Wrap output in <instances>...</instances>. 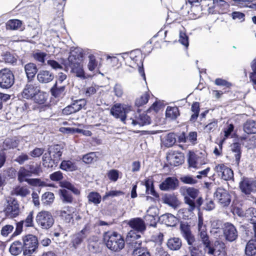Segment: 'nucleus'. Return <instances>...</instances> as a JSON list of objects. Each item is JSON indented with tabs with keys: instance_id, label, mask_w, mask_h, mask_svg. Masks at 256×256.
<instances>
[{
	"instance_id": "nucleus-21",
	"label": "nucleus",
	"mask_w": 256,
	"mask_h": 256,
	"mask_svg": "<svg viewBox=\"0 0 256 256\" xmlns=\"http://www.w3.org/2000/svg\"><path fill=\"white\" fill-rule=\"evenodd\" d=\"M48 155H51L54 163H57L62 155L61 146L58 144L50 146L48 148Z\"/></svg>"
},
{
	"instance_id": "nucleus-18",
	"label": "nucleus",
	"mask_w": 256,
	"mask_h": 256,
	"mask_svg": "<svg viewBox=\"0 0 256 256\" xmlns=\"http://www.w3.org/2000/svg\"><path fill=\"white\" fill-rule=\"evenodd\" d=\"M184 155L181 152L169 153L166 156L168 162L174 166H177L182 164L184 160Z\"/></svg>"
},
{
	"instance_id": "nucleus-36",
	"label": "nucleus",
	"mask_w": 256,
	"mask_h": 256,
	"mask_svg": "<svg viewBox=\"0 0 256 256\" xmlns=\"http://www.w3.org/2000/svg\"><path fill=\"white\" fill-rule=\"evenodd\" d=\"M180 115L178 109L176 106H168L166 112V118L175 120Z\"/></svg>"
},
{
	"instance_id": "nucleus-53",
	"label": "nucleus",
	"mask_w": 256,
	"mask_h": 256,
	"mask_svg": "<svg viewBox=\"0 0 256 256\" xmlns=\"http://www.w3.org/2000/svg\"><path fill=\"white\" fill-rule=\"evenodd\" d=\"M46 56L47 54L46 53L41 52H36L32 54V56L34 60L43 64H44V58Z\"/></svg>"
},
{
	"instance_id": "nucleus-56",
	"label": "nucleus",
	"mask_w": 256,
	"mask_h": 256,
	"mask_svg": "<svg viewBox=\"0 0 256 256\" xmlns=\"http://www.w3.org/2000/svg\"><path fill=\"white\" fill-rule=\"evenodd\" d=\"M43 164L48 168L52 167L54 162L52 160L51 155H48V154H44L42 157Z\"/></svg>"
},
{
	"instance_id": "nucleus-50",
	"label": "nucleus",
	"mask_w": 256,
	"mask_h": 256,
	"mask_svg": "<svg viewBox=\"0 0 256 256\" xmlns=\"http://www.w3.org/2000/svg\"><path fill=\"white\" fill-rule=\"evenodd\" d=\"M221 222L218 220H214L212 222L210 232L216 234L220 232Z\"/></svg>"
},
{
	"instance_id": "nucleus-48",
	"label": "nucleus",
	"mask_w": 256,
	"mask_h": 256,
	"mask_svg": "<svg viewBox=\"0 0 256 256\" xmlns=\"http://www.w3.org/2000/svg\"><path fill=\"white\" fill-rule=\"evenodd\" d=\"M71 104L74 112H76L86 106V100L84 99H80L74 102Z\"/></svg>"
},
{
	"instance_id": "nucleus-52",
	"label": "nucleus",
	"mask_w": 256,
	"mask_h": 256,
	"mask_svg": "<svg viewBox=\"0 0 256 256\" xmlns=\"http://www.w3.org/2000/svg\"><path fill=\"white\" fill-rule=\"evenodd\" d=\"M82 160L86 164H90L97 160V156L95 152H90L83 156Z\"/></svg>"
},
{
	"instance_id": "nucleus-20",
	"label": "nucleus",
	"mask_w": 256,
	"mask_h": 256,
	"mask_svg": "<svg viewBox=\"0 0 256 256\" xmlns=\"http://www.w3.org/2000/svg\"><path fill=\"white\" fill-rule=\"evenodd\" d=\"M162 199L164 203L174 208H177L180 204L177 196L174 194H166L162 197Z\"/></svg>"
},
{
	"instance_id": "nucleus-3",
	"label": "nucleus",
	"mask_w": 256,
	"mask_h": 256,
	"mask_svg": "<svg viewBox=\"0 0 256 256\" xmlns=\"http://www.w3.org/2000/svg\"><path fill=\"white\" fill-rule=\"evenodd\" d=\"M103 239L106 246L112 251L118 252L124 247V238L117 232H106L103 234Z\"/></svg>"
},
{
	"instance_id": "nucleus-11",
	"label": "nucleus",
	"mask_w": 256,
	"mask_h": 256,
	"mask_svg": "<svg viewBox=\"0 0 256 256\" xmlns=\"http://www.w3.org/2000/svg\"><path fill=\"white\" fill-rule=\"evenodd\" d=\"M7 206L4 210L6 216L9 218H14L19 214L20 208L18 202L14 198L6 200Z\"/></svg>"
},
{
	"instance_id": "nucleus-4",
	"label": "nucleus",
	"mask_w": 256,
	"mask_h": 256,
	"mask_svg": "<svg viewBox=\"0 0 256 256\" xmlns=\"http://www.w3.org/2000/svg\"><path fill=\"white\" fill-rule=\"evenodd\" d=\"M82 54L80 52H73L70 53L68 60L69 66L71 68V72L80 78L85 77L84 72L82 64Z\"/></svg>"
},
{
	"instance_id": "nucleus-40",
	"label": "nucleus",
	"mask_w": 256,
	"mask_h": 256,
	"mask_svg": "<svg viewBox=\"0 0 256 256\" xmlns=\"http://www.w3.org/2000/svg\"><path fill=\"white\" fill-rule=\"evenodd\" d=\"M145 186L146 188V193L148 194H151L156 198H158L159 195L154 190V184L152 180H147L145 182Z\"/></svg>"
},
{
	"instance_id": "nucleus-26",
	"label": "nucleus",
	"mask_w": 256,
	"mask_h": 256,
	"mask_svg": "<svg viewBox=\"0 0 256 256\" xmlns=\"http://www.w3.org/2000/svg\"><path fill=\"white\" fill-rule=\"evenodd\" d=\"M24 71L28 79H32L36 74L38 68L36 64L30 62L25 65Z\"/></svg>"
},
{
	"instance_id": "nucleus-63",
	"label": "nucleus",
	"mask_w": 256,
	"mask_h": 256,
	"mask_svg": "<svg viewBox=\"0 0 256 256\" xmlns=\"http://www.w3.org/2000/svg\"><path fill=\"white\" fill-rule=\"evenodd\" d=\"M182 182L186 184H194L196 182V180L190 176H186L180 178Z\"/></svg>"
},
{
	"instance_id": "nucleus-55",
	"label": "nucleus",
	"mask_w": 256,
	"mask_h": 256,
	"mask_svg": "<svg viewBox=\"0 0 256 256\" xmlns=\"http://www.w3.org/2000/svg\"><path fill=\"white\" fill-rule=\"evenodd\" d=\"M149 98V95L147 93L143 94L140 97L138 98L136 100V104L140 106L146 104Z\"/></svg>"
},
{
	"instance_id": "nucleus-57",
	"label": "nucleus",
	"mask_w": 256,
	"mask_h": 256,
	"mask_svg": "<svg viewBox=\"0 0 256 256\" xmlns=\"http://www.w3.org/2000/svg\"><path fill=\"white\" fill-rule=\"evenodd\" d=\"M60 186L72 190L75 194H80V191L76 188L70 182L67 181H63L60 182Z\"/></svg>"
},
{
	"instance_id": "nucleus-58",
	"label": "nucleus",
	"mask_w": 256,
	"mask_h": 256,
	"mask_svg": "<svg viewBox=\"0 0 256 256\" xmlns=\"http://www.w3.org/2000/svg\"><path fill=\"white\" fill-rule=\"evenodd\" d=\"M89 62L88 65L90 70L92 71L96 67L98 63L94 55L90 54L88 56Z\"/></svg>"
},
{
	"instance_id": "nucleus-49",
	"label": "nucleus",
	"mask_w": 256,
	"mask_h": 256,
	"mask_svg": "<svg viewBox=\"0 0 256 256\" xmlns=\"http://www.w3.org/2000/svg\"><path fill=\"white\" fill-rule=\"evenodd\" d=\"M61 198L64 202L70 203L72 201V198L70 193L66 190H60Z\"/></svg>"
},
{
	"instance_id": "nucleus-14",
	"label": "nucleus",
	"mask_w": 256,
	"mask_h": 256,
	"mask_svg": "<svg viewBox=\"0 0 256 256\" xmlns=\"http://www.w3.org/2000/svg\"><path fill=\"white\" fill-rule=\"evenodd\" d=\"M214 170L224 180H228L234 178V173L232 170L224 164L216 165L214 168Z\"/></svg>"
},
{
	"instance_id": "nucleus-17",
	"label": "nucleus",
	"mask_w": 256,
	"mask_h": 256,
	"mask_svg": "<svg viewBox=\"0 0 256 256\" xmlns=\"http://www.w3.org/2000/svg\"><path fill=\"white\" fill-rule=\"evenodd\" d=\"M127 124L133 126H143L150 124V118L146 114H140L138 118L136 116L130 118L127 120Z\"/></svg>"
},
{
	"instance_id": "nucleus-12",
	"label": "nucleus",
	"mask_w": 256,
	"mask_h": 256,
	"mask_svg": "<svg viewBox=\"0 0 256 256\" xmlns=\"http://www.w3.org/2000/svg\"><path fill=\"white\" fill-rule=\"evenodd\" d=\"M239 188L242 193L250 194L256 191V181L244 177L240 182Z\"/></svg>"
},
{
	"instance_id": "nucleus-28",
	"label": "nucleus",
	"mask_w": 256,
	"mask_h": 256,
	"mask_svg": "<svg viewBox=\"0 0 256 256\" xmlns=\"http://www.w3.org/2000/svg\"><path fill=\"white\" fill-rule=\"evenodd\" d=\"M243 130L248 134H256V122L253 120H247L244 124Z\"/></svg>"
},
{
	"instance_id": "nucleus-60",
	"label": "nucleus",
	"mask_w": 256,
	"mask_h": 256,
	"mask_svg": "<svg viewBox=\"0 0 256 256\" xmlns=\"http://www.w3.org/2000/svg\"><path fill=\"white\" fill-rule=\"evenodd\" d=\"M254 0H236L233 4L240 8L250 7L249 4Z\"/></svg>"
},
{
	"instance_id": "nucleus-34",
	"label": "nucleus",
	"mask_w": 256,
	"mask_h": 256,
	"mask_svg": "<svg viewBox=\"0 0 256 256\" xmlns=\"http://www.w3.org/2000/svg\"><path fill=\"white\" fill-rule=\"evenodd\" d=\"M168 247L171 250H177L182 246L180 240L177 238H170L167 242Z\"/></svg>"
},
{
	"instance_id": "nucleus-54",
	"label": "nucleus",
	"mask_w": 256,
	"mask_h": 256,
	"mask_svg": "<svg viewBox=\"0 0 256 256\" xmlns=\"http://www.w3.org/2000/svg\"><path fill=\"white\" fill-rule=\"evenodd\" d=\"M218 126V120L216 119H212L210 122L206 124L204 128V130L207 132H213Z\"/></svg>"
},
{
	"instance_id": "nucleus-32",
	"label": "nucleus",
	"mask_w": 256,
	"mask_h": 256,
	"mask_svg": "<svg viewBox=\"0 0 256 256\" xmlns=\"http://www.w3.org/2000/svg\"><path fill=\"white\" fill-rule=\"evenodd\" d=\"M60 168L62 170L72 172L77 169L76 164L72 160H63L60 164Z\"/></svg>"
},
{
	"instance_id": "nucleus-29",
	"label": "nucleus",
	"mask_w": 256,
	"mask_h": 256,
	"mask_svg": "<svg viewBox=\"0 0 256 256\" xmlns=\"http://www.w3.org/2000/svg\"><path fill=\"white\" fill-rule=\"evenodd\" d=\"M164 146L169 148L172 146L176 142V134L174 133H169L162 139Z\"/></svg>"
},
{
	"instance_id": "nucleus-42",
	"label": "nucleus",
	"mask_w": 256,
	"mask_h": 256,
	"mask_svg": "<svg viewBox=\"0 0 256 256\" xmlns=\"http://www.w3.org/2000/svg\"><path fill=\"white\" fill-rule=\"evenodd\" d=\"M30 176H31V174L28 169L24 167L20 168L18 174V180L20 182L25 181L26 179L25 178Z\"/></svg>"
},
{
	"instance_id": "nucleus-51",
	"label": "nucleus",
	"mask_w": 256,
	"mask_h": 256,
	"mask_svg": "<svg viewBox=\"0 0 256 256\" xmlns=\"http://www.w3.org/2000/svg\"><path fill=\"white\" fill-rule=\"evenodd\" d=\"M18 146V142L14 139L7 138L4 142V147L5 149L13 148Z\"/></svg>"
},
{
	"instance_id": "nucleus-10",
	"label": "nucleus",
	"mask_w": 256,
	"mask_h": 256,
	"mask_svg": "<svg viewBox=\"0 0 256 256\" xmlns=\"http://www.w3.org/2000/svg\"><path fill=\"white\" fill-rule=\"evenodd\" d=\"M14 76L8 68H4L0 70V87L8 88L14 84Z\"/></svg>"
},
{
	"instance_id": "nucleus-23",
	"label": "nucleus",
	"mask_w": 256,
	"mask_h": 256,
	"mask_svg": "<svg viewBox=\"0 0 256 256\" xmlns=\"http://www.w3.org/2000/svg\"><path fill=\"white\" fill-rule=\"evenodd\" d=\"M88 234V230L86 228H84L80 232L74 234L72 238L73 246L76 248V246L80 244L83 240L86 237Z\"/></svg>"
},
{
	"instance_id": "nucleus-1",
	"label": "nucleus",
	"mask_w": 256,
	"mask_h": 256,
	"mask_svg": "<svg viewBox=\"0 0 256 256\" xmlns=\"http://www.w3.org/2000/svg\"><path fill=\"white\" fill-rule=\"evenodd\" d=\"M198 238L204 246V250L206 252L213 256H226L224 244L223 242L216 241L214 243V248L211 246L206 226L204 224L202 217L200 216L198 218Z\"/></svg>"
},
{
	"instance_id": "nucleus-24",
	"label": "nucleus",
	"mask_w": 256,
	"mask_h": 256,
	"mask_svg": "<svg viewBox=\"0 0 256 256\" xmlns=\"http://www.w3.org/2000/svg\"><path fill=\"white\" fill-rule=\"evenodd\" d=\"M180 230L183 236L187 240L189 244H192L194 242V237L192 235L189 226L185 224L180 225Z\"/></svg>"
},
{
	"instance_id": "nucleus-39",
	"label": "nucleus",
	"mask_w": 256,
	"mask_h": 256,
	"mask_svg": "<svg viewBox=\"0 0 256 256\" xmlns=\"http://www.w3.org/2000/svg\"><path fill=\"white\" fill-rule=\"evenodd\" d=\"M66 84H54L50 91L53 96L56 98L60 96L64 91Z\"/></svg>"
},
{
	"instance_id": "nucleus-9",
	"label": "nucleus",
	"mask_w": 256,
	"mask_h": 256,
	"mask_svg": "<svg viewBox=\"0 0 256 256\" xmlns=\"http://www.w3.org/2000/svg\"><path fill=\"white\" fill-rule=\"evenodd\" d=\"M188 162L190 168H198L206 164V153L190 151L188 153Z\"/></svg>"
},
{
	"instance_id": "nucleus-5",
	"label": "nucleus",
	"mask_w": 256,
	"mask_h": 256,
	"mask_svg": "<svg viewBox=\"0 0 256 256\" xmlns=\"http://www.w3.org/2000/svg\"><path fill=\"white\" fill-rule=\"evenodd\" d=\"M131 112L134 114H135L134 112L132 110L131 106L120 104H114L110 109V114L116 118H120L125 124H127V120L128 119L126 118V115Z\"/></svg>"
},
{
	"instance_id": "nucleus-41",
	"label": "nucleus",
	"mask_w": 256,
	"mask_h": 256,
	"mask_svg": "<svg viewBox=\"0 0 256 256\" xmlns=\"http://www.w3.org/2000/svg\"><path fill=\"white\" fill-rule=\"evenodd\" d=\"M22 26V22L18 20H8L6 24L7 30H16Z\"/></svg>"
},
{
	"instance_id": "nucleus-19",
	"label": "nucleus",
	"mask_w": 256,
	"mask_h": 256,
	"mask_svg": "<svg viewBox=\"0 0 256 256\" xmlns=\"http://www.w3.org/2000/svg\"><path fill=\"white\" fill-rule=\"evenodd\" d=\"M178 180L175 178L168 177L160 185V188L162 190H173L178 186Z\"/></svg>"
},
{
	"instance_id": "nucleus-16",
	"label": "nucleus",
	"mask_w": 256,
	"mask_h": 256,
	"mask_svg": "<svg viewBox=\"0 0 256 256\" xmlns=\"http://www.w3.org/2000/svg\"><path fill=\"white\" fill-rule=\"evenodd\" d=\"M39 88H40L35 84H28L22 92V96L26 99H32L36 93L39 92Z\"/></svg>"
},
{
	"instance_id": "nucleus-43",
	"label": "nucleus",
	"mask_w": 256,
	"mask_h": 256,
	"mask_svg": "<svg viewBox=\"0 0 256 256\" xmlns=\"http://www.w3.org/2000/svg\"><path fill=\"white\" fill-rule=\"evenodd\" d=\"M2 59L0 62H4L6 63L14 64L16 62V58L10 52H6L2 54Z\"/></svg>"
},
{
	"instance_id": "nucleus-61",
	"label": "nucleus",
	"mask_w": 256,
	"mask_h": 256,
	"mask_svg": "<svg viewBox=\"0 0 256 256\" xmlns=\"http://www.w3.org/2000/svg\"><path fill=\"white\" fill-rule=\"evenodd\" d=\"M189 249L191 256H204L203 252L198 247L190 246Z\"/></svg>"
},
{
	"instance_id": "nucleus-37",
	"label": "nucleus",
	"mask_w": 256,
	"mask_h": 256,
	"mask_svg": "<svg viewBox=\"0 0 256 256\" xmlns=\"http://www.w3.org/2000/svg\"><path fill=\"white\" fill-rule=\"evenodd\" d=\"M162 222L168 226H174L177 222L176 218L172 214H167L162 216Z\"/></svg>"
},
{
	"instance_id": "nucleus-22",
	"label": "nucleus",
	"mask_w": 256,
	"mask_h": 256,
	"mask_svg": "<svg viewBox=\"0 0 256 256\" xmlns=\"http://www.w3.org/2000/svg\"><path fill=\"white\" fill-rule=\"evenodd\" d=\"M54 76L52 72L46 70H41L37 74L38 80L42 84H46L52 81Z\"/></svg>"
},
{
	"instance_id": "nucleus-27",
	"label": "nucleus",
	"mask_w": 256,
	"mask_h": 256,
	"mask_svg": "<svg viewBox=\"0 0 256 256\" xmlns=\"http://www.w3.org/2000/svg\"><path fill=\"white\" fill-rule=\"evenodd\" d=\"M30 194V190L26 186H17L11 192L12 195L20 196L22 197H26Z\"/></svg>"
},
{
	"instance_id": "nucleus-38",
	"label": "nucleus",
	"mask_w": 256,
	"mask_h": 256,
	"mask_svg": "<svg viewBox=\"0 0 256 256\" xmlns=\"http://www.w3.org/2000/svg\"><path fill=\"white\" fill-rule=\"evenodd\" d=\"M54 196L52 192H46L42 196V203L45 206L51 204L54 201Z\"/></svg>"
},
{
	"instance_id": "nucleus-30",
	"label": "nucleus",
	"mask_w": 256,
	"mask_h": 256,
	"mask_svg": "<svg viewBox=\"0 0 256 256\" xmlns=\"http://www.w3.org/2000/svg\"><path fill=\"white\" fill-rule=\"evenodd\" d=\"M48 94L42 92L39 88V92H37L33 98L34 102L38 104H44L48 100Z\"/></svg>"
},
{
	"instance_id": "nucleus-59",
	"label": "nucleus",
	"mask_w": 256,
	"mask_h": 256,
	"mask_svg": "<svg viewBox=\"0 0 256 256\" xmlns=\"http://www.w3.org/2000/svg\"><path fill=\"white\" fill-rule=\"evenodd\" d=\"M47 64L50 66L52 68L56 70H62L63 67L62 64H59L58 62L53 60H50L47 61Z\"/></svg>"
},
{
	"instance_id": "nucleus-13",
	"label": "nucleus",
	"mask_w": 256,
	"mask_h": 256,
	"mask_svg": "<svg viewBox=\"0 0 256 256\" xmlns=\"http://www.w3.org/2000/svg\"><path fill=\"white\" fill-rule=\"evenodd\" d=\"M214 197L223 206H228L231 201L230 196L228 192L221 188L216 189L214 194Z\"/></svg>"
},
{
	"instance_id": "nucleus-15",
	"label": "nucleus",
	"mask_w": 256,
	"mask_h": 256,
	"mask_svg": "<svg viewBox=\"0 0 256 256\" xmlns=\"http://www.w3.org/2000/svg\"><path fill=\"white\" fill-rule=\"evenodd\" d=\"M223 232L226 239L230 242L235 240L238 236V232L235 226L230 223L224 224Z\"/></svg>"
},
{
	"instance_id": "nucleus-45",
	"label": "nucleus",
	"mask_w": 256,
	"mask_h": 256,
	"mask_svg": "<svg viewBox=\"0 0 256 256\" xmlns=\"http://www.w3.org/2000/svg\"><path fill=\"white\" fill-rule=\"evenodd\" d=\"M29 184L34 186H46L48 185L46 182L39 178H28L25 180Z\"/></svg>"
},
{
	"instance_id": "nucleus-64",
	"label": "nucleus",
	"mask_w": 256,
	"mask_h": 256,
	"mask_svg": "<svg viewBox=\"0 0 256 256\" xmlns=\"http://www.w3.org/2000/svg\"><path fill=\"white\" fill-rule=\"evenodd\" d=\"M33 214L34 212L32 211L30 212L25 220L23 222L26 226L28 227L33 226Z\"/></svg>"
},
{
	"instance_id": "nucleus-62",
	"label": "nucleus",
	"mask_w": 256,
	"mask_h": 256,
	"mask_svg": "<svg viewBox=\"0 0 256 256\" xmlns=\"http://www.w3.org/2000/svg\"><path fill=\"white\" fill-rule=\"evenodd\" d=\"M119 176V172L116 170H112L108 173V176L110 180L113 182L117 180Z\"/></svg>"
},
{
	"instance_id": "nucleus-47",
	"label": "nucleus",
	"mask_w": 256,
	"mask_h": 256,
	"mask_svg": "<svg viewBox=\"0 0 256 256\" xmlns=\"http://www.w3.org/2000/svg\"><path fill=\"white\" fill-rule=\"evenodd\" d=\"M88 198L89 202L96 204H100L102 198L100 195L96 192H90L88 196Z\"/></svg>"
},
{
	"instance_id": "nucleus-25",
	"label": "nucleus",
	"mask_w": 256,
	"mask_h": 256,
	"mask_svg": "<svg viewBox=\"0 0 256 256\" xmlns=\"http://www.w3.org/2000/svg\"><path fill=\"white\" fill-rule=\"evenodd\" d=\"M74 208L70 207H66L64 210L60 212V216L66 222H70L73 218Z\"/></svg>"
},
{
	"instance_id": "nucleus-31",
	"label": "nucleus",
	"mask_w": 256,
	"mask_h": 256,
	"mask_svg": "<svg viewBox=\"0 0 256 256\" xmlns=\"http://www.w3.org/2000/svg\"><path fill=\"white\" fill-rule=\"evenodd\" d=\"M23 250V246L21 242L16 241L14 242L10 246L9 251L13 256H18Z\"/></svg>"
},
{
	"instance_id": "nucleus-2",
	"label": "nucleus",
	"mask_w": 256,
	"mask_h": 256,
	"mask_svg": "<svg viewBox=\"0 0 256 256\" xmlns=\"http://www.w3.org/2000/svg\"><path fill=\"white\" fill-rule=\"evenodd\" d=\"M128 226L134 230H130L128 234L126 242L130 245L134 244H141L140 240H137L140 238L139 233L143 234L146 229L144 222L140 218H134L128 222Z\"/></svg>"
},
{
	"instance_id": "nucleus-7",
	"label": "nucleus",
	"mask_w": 256,
	"mask_h": 256,
	"mask_svg": "<svg viewBox=\"0 0 256 256\" xmlns=\"http://www.w3.org/2000/svg\"><path fill=\"white\" fill-rule=\"evenodd\" d=\"M180 192L184 196L185 202L189 206L188 210L192 211L195 208V204L194 200L189 197L194 199L198 196V191L193 188L183 186L180 188Z\"/></svg>"
},
{
	"instance_id": "nucleus-6",
	"label": "nucleus",
	"mask_w": 256,
	"mask_h": 256,
	"mask_svg": "<svg viewBox=\"0 0 256 256\" xmlns=\"http://www.w3.org/2000/svg\"><path fill=\"white\" fill-rule=\"evenodd\" d=\"M36 220L38 224L43 229L51 228L54 223V219L52 214L44 210L38 213Z\"/></svg>"
},
{
	"instance_id": "nucleus-46",
	"label": "nucleus",
	"mask_w": 256,
	"mask_h": 256,
	"mask_svg": "<svg viewBox=\"0 0 256 256\" xmlns=\"http://www.w3.org/2000/svg\"><path fill=\"white\" fill-rule=\"evenodd\" d=\"M191 110L192 112V114L191 116L190 120L195 122L198 117L200 112L199 103L197 102L194 103L192 106Z\"/></svg>"
},
{
	"instance_id": "nucleus-33",
	"label": "nucleus",
	"mask_w": 256,
	"mask_h": 256,
	"mask_svg": "<svg viewBox=\"0 0 256 256\" xmlns=\"http://www.w3.org/2000/svg\"><path fill=\"white\" fill-rule=\"evenodd\" d=\"M130 246L134 248L133 256H150V252L146 248L139 247L140 246L138 244H134L133 246Z\"/></svg>"
},
{
	"instance_id": "nucleus-35",
	"label": "nucleus",
	"mask_w": 256,
	"mask_h": 256,
	"mask_svg": "<svg viewBox=\"0 0 256 256\" xmlns=\"http://www.w3.org/2000/svg\"><path fill=\"white\" fill-rule=\"evenodd\" d=\"M254 236L248 242L246 249L245 252L248 256H252L256 253V245L254 244Z\"/></svg>"
},
{
	"instance_id": "nucleus-44",
	"label": "nucleus",
	"mask_w": 256,
	"mask_h": 256,
	"mask_svg": "<svg viewBox=\"0 0 256 256\" xmlns=\"http://www.w3.org/2000/svg\"><path fill=\"white\" fill-rule=\"evenodd\" d=\"M231 148L232 151L235 153L234 156L238 164L241 156L240 145V144L237 142L234 143L232 144Z\"/></svg>"
},
{
	"instance_id": "nucleus-8",
	"label": "nucleus",
	"mask_w": 256,
	"mask_h": 256,
	"mask_svg": "<svg viewBox=\"0 0 256 256\" xmlns=\"http://www.w3.org/2000/svg\"><path fill=\"white\" fill-rule=\"evenodd\" d=\"M24 255L32 254L38 247V240L36 236L32 234L23 238Z\"/></svg>"
}]
</instances>
